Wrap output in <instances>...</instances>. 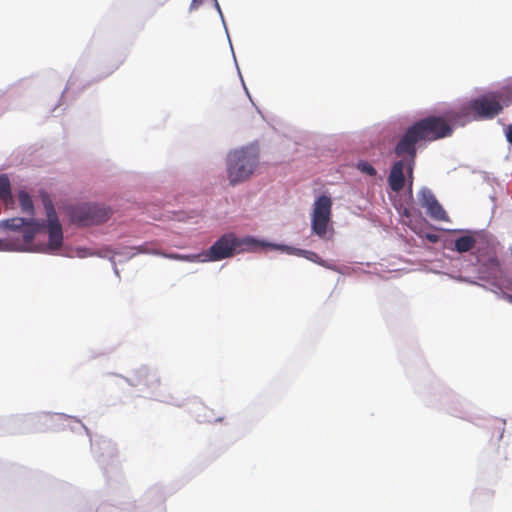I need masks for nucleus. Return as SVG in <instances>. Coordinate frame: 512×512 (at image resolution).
I'll list each match as a JSON object with an SVG mask.
<instances>
[{"instance_id":"nucleus-1","label":"nucleus","mask_w":512,"mask_h":512,"mask_svg":"<svg viewBox=\"0 0 512 512\" xmlns=\"http://www.w3.org/2000/svg\"><path fill=\"white\" fill-rule=\"evenodd\" d=\"M452 126L443 118L429 116L410 126L395 147L396 156L416 154V144L420 141H435L452 134Z\"/></svg>"},{"instance_id":"nucleus-2","label":"nucleus","mask_w":512,"mask_h":512,"mask_svg":"<svg viewBox=\"0 0 512 512\" xmlns=\"http://www.w3.org/2000/svg\"><path fill=\"white\" fill-rule=\"evenodd\" d=\"M259 157L253 148L234 150L227 157V176L231 185L246 181L258 166Z\"/></svg>"},{"instance_id":"nucleus-3","label":"nucleus","mask_w":512,"mask_h":512,"mask_svg":"<svg viewBox=\"0 0 512 512\" xmlns=\"http://www.w3.org/2000/svg\"><path fill=\"white\" fill-rule=\"evenodd\" d=\"M1 227L15 232H20L22 238L9 237L0 239V251H25L34 239V234L39 230V224L24 218L14 217L3 220Z\"/></svg>"},{"instance_id":"nucleus-4","label":"nucleus","mask_w":512,"mask_h":512,"mask_svg":"<svg viewBox=\"0 0 512 512\" xmlns=\"http://www.w3.org/2000/svg\"><path fill=\"white\" fill-rule=\"evenodd\" d=\"M332 199L321 195L314 201L311 213V232L320 239L329 240L333 234Z\"/></svg>"},{"instance_id":"nucleus-5","label":"nucleus","mask_w":512,"mask_h":512,"mask_svg":"<svg viewBox=\"0 0 512 512\" xmlns=\"http://www.w3.org/2000/svg\"><path fill=\"white\" fill-rule=\"evenodd\" d=\"M402 159L396 161L391 168L388 176V183L394 192L401 191L407 183L409 193H412L413 169L415 165L416 154H405Z\"/></svg>"},{"instance_id":"nucleus-6","label":"nucleus","mask_w":512,"mask_h":512,"mask_svg":"<svg viewBox=\"0 0 512 512\" xmlns=\"http://www.w3.org/2000/svg\"><path fill=\"white\" fill-rule=\"evenodd\" d=\"M72 220L81 225L99 224L110 217V211L97 204H81L72 209Z\"/></svg>"},{"instance_id":"nucleus-7","label":"nucleus","mask_w":512,"mask_h":512,"mask_svg":"<svg viewBox=\"0 0 512 512\" xmlns=\"http://www.w3.org/2000/svg\"><path fill=\"white\" fill-rule=\"evenodd\" d=\"M240 245V240L234 234H224L205 253L201 254V261H219L231 257Z\"/></svg>"},{"instance_id":"nucleus-8","label":"nucleus","mask_w":512,"mask_h":512,"mask_svg":"<svg viewBox=\"0 0 512 512\" xmlns=\"http://www.w3.org/2000/svg\"><path fill=\"white\" fill-rule=\"evenodd\" d=\"M470 109L481 119H491L498 115L503 107L501 96L496 93L484 95L470 102Z\"/></svg>"},{"instance_id":"nucleus-9","label":"nucleus","mask_w":512,"mask_h":512,"mask_svg":"<svg viewBox=\"0 0 512 512\" xmlns=\"http://www.w3.org/2000/svg\"><path fill=\"white\" fill-rule=\"evenodd\" d=\"M420 205L426 209V214L435 221L448 222L449 216L438 202L433 192L423 187L418 194Z\"/></svg>"},{"instance_id":"nucleus-10","label":"nucleus","mask_w":512,"mask_h":512,"mask_svg":"<svg viewBox=\"0 0 512 512\" xmlns=\"http://www.w3.org/2000/svg\"><path fill=\"white\" fill-rule=\"evenodd\" d=\"M24 220L26 222L34 221L39 224V230L34 234V236L38 232H40L43 228L47 229L48 238H49V242H48L49 249L56 250L62 246L63 231H62V226L58 220V216L53 217V218H48L46 224L41 223V222L35 220L34 218L24 219Z\"/></svg>"},{"instance_id":"nucleus-11","label":"nucleus","mask_w":512,"mask_h":512,"mask_svg":"<svg viewBox=\"0 0 512 512\" xmlns=\"http://www.w3.org/2000/svg\"><path fill=\"white\" fill-rule=\"evenodd\" d=\"M134 386H142L151 391L156 390L160 385V379L156 372L148 369L147 367H140L136 369L129 378Z\"/></svg>"},{"instance_id":"nucleus-12","label":"nucleus","mask_w":512,"mask_h":512,"mask_svg":"<svg viewBox=\"0 0 512 512\" xmlns=\"http://www.w3.org/2000/svg\"><path fill=\"white\" fill-rule=\"evenodd\" d=\"M0 200L6 208H13L14 199L11 194V184L6 175H0Z\"/></svg>"},{"instance_id":"nucleus-13","label":"nucleus","mask_w":512,"mask_h":512,"mask_svg":"<svg viewBox=\"0 0 512 512\" xmlns=\"http://www.w3.org/2000/svg\"><path fill=\"white\" fill-rule=\"evenodd\" d=\"M475 244L476 238L472 234H467L454 241V249L459 253H465L472 250Z\"/></svg>"},{"instance_id":"nucleus-14","label":"nucleus","mask_w":512,"mask_h":512,"mask_svg":"<svg viewBox=\"0 0 512 512\" xmlns=\"http://www.w3.org/2000/svg\"><path fill=\"white\" fill-rule=\"evenodd\" d=\"M477 261L479 264H481L483 267H486V271H481L482 273H487L492 277H496L498 275L499 271V260L498 258L493 255L490 256L486 261L482 262L480 257H477Z\"/></svg>"},{"instance_id":"nucleus-15","label":"nucleus","mask_w":512,"mask_h":512,"mask_svg":"<svg viewBox=\"0 0 512 512\" xmlns=\"http://www.w3.org/2000/svg\"><path fill=\"white\" fill-rule=\"evenodd\" d=\"M18 200L22 212L28 214L33 218L34 215V204L30 195L26 191H20L18 193Z\"/></svg>"},{"instance_id":"nucleus-16","label":"nucleus","mask_w":512,"mask_h":512,"mask_svg":"<svg viewBox=\"0 0 512 512\" xmlns=\"http://www.w3.org/2000/svg\"><path fill=\"white\" fill-rule=\"evenodd\" d=\"M133 249L136 251L132 254V256L136 254H152V255H159L161 256V251L157 247V244L155 242H146L140 246L133 247Z\"/></svg>"},{"instance_id":"nucleus-17","label":"nucleus","mask_w":512,"mask_h":512,"mask_svg":"<svg viewBox=\"0 0 512 512\" xmlns=\"http://www.w3.org/2000/svg\"><path fill=\"white\" fill-rule=\"evenodd\" d=\"M40 197H41L43 206L46 210L47 219L57 217V213L54 208L53 201H52L50 195L46 191L42 190V191H40Z\"/></svg>"},{"instance_id":"nucleus-18","label":"nucleus","mask_w":512,"mask_h":512,"mask_svg":"<svg viewBox=\"0 0 512 512\" xmlns=\"http://www.w3.org/2000/svg\"><path fill=\"white\" fill-rule=\"evenodd\" d=\"M162 257L172 259V260H179V261H187V262H195V261H201V254H195V255H183L178 253H161Z\"/></svg>"},{"instance_id":"nucleus-19","label":"nucleus","mask_w":512,"mask_h":512,"mask_svg":"<svg viewBox=\"0 0 512 512\" xmlns=\"http://www.w3.org/2000/svg\"><path fill=\"white\" fill-rule=\"evenodd\" d=\"M296 254L299 255V256H303L305 257L306 259L312 261V262H315V263H318V264H322V261H321V258L319 257V255L313 251H308V250H303V249H297L296 250Z\"/></svg>"},{"instance_id":"nucleus-20","label":"nucleus","mask_w":512,"mask_h":512,"mask_svg":"<svg viewBox=\"0 0 512 512\" xmlns=\"http://www.w3.org/2000/svg\"><path fill=\"white\" fill-rule=\"evenodd\" d=\"M357 168L370 176L376 175L375 168L369 162L360 161L357 165Z\"/></svg>"},{"instance_id":"nucleus-21","label":"nucleus","mask_w":512,"mask_h":512,"mask_svg":"<svg viewBox=\"0 0 512 512\" xmlns=\"http://www.w3.org/2000/svg\"><path fill=\"white\" fill-rule=\"evenodd\" d=\"M506 138L507 141L512 144V124L509 125L506 129Z\"/></svg>"},{"instance_id":"nucleus-22","label":"nucleus","mask_w":512,"mask_h":512,"mask_svg":"<svg viewBox=\"0 0 512 512\" xmlns=\"http://www.w3.org/2000/svg\"><path fill=\"white\" fill-rule=\"evenodd\" d=\"M203 1L204 0H192L190 4V10L197 9L203 3Z\"/></svg>"},{"instance_id":"nucleus-23","label":"nucleus","mask_w":512,"mask_h":512,"mask_svg":"<svg viewBox=\"0 0 512 512\" xmlns=\"http://www.w3.org/2000/svg\"><path fill=\"white\" fill-rule=\"evenodd\" d=\"M502 297L507 300L508 302L512 303V294L509 293H503Z\"/></svg>"},{"instance_id":"nucleus-24","label":"nucleus","mask_w":512,"mask_h":512,"mask_svg":"<svg viewBox=\"0 0 512 512\" xmlns=\"http://www.w3.org/2000/svg\"><path fill=\"white\" fill-rule=\"evenodd\" d=\"M431 241H435L437 239V236L433 235V236H429L428 237Z\"/></svg>"}]
</instances>
